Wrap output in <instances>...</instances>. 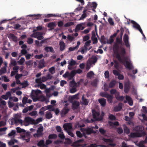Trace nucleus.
Here are the masks:
<instances>
[{
	"instance_id": "18",
	"label": "nucleus",
	"mask_w": 147,
	"mask_h": 147,
	"mask_svg": "<svg viewBox=\"0 0 147 147\" xmlns=\"http://www.w3.org/2000/svg\"><path fill=\"white\" fill-rule=\"evenodd\" d=\"M122 104L121 103H119L117 106L114 107V110L115 112L120 111L122 108Z\"/></svg>"
},
{
	"instance_id": "43",
	"label": "nucleus",
	"mask_w": 147,
	"mask_h": 147,
	"mask_svg": "<svg viewBox=\"0 0 147 147\" xmlns=\"http://www.w3.org/2000/svg\"><path fill=\"white\" fill-rule=\"evenodd\" d=\"M123 40L124 42H125V41L127 42L129 40V37L128 35L126 34H125L124 35L123 38Z\"/></svg>"
},
{
	"instance_id": "64",
	"label": "nucleus",
	"mask_w": 147,
	"mask_h": 147,
	"mask_svg": "<svg viewBox=\"0 0 147 147\" xmlns=\"http://www.w3.org/2000/svg\"><path fill=\"white\" fill-rule=\"evenodd\" d=\"M114 41L113 39L112 38L110 37V38L108 40H107L106 42L108 44H111Z\"/></svg>"
},
{
	"instance_id": "62",
	"label": "nucleus",
	"mask_w": 147,
	"mask_h": 147,
	"mask_svg": "<svg viewBox=\"0 0 147 147\" xmlns=\"http://www.w3.org/2000/svg\"><path fill=\"white\" fill-rule=\"evenodd\" d=\"M23 76V75L22 74H18V73L15 76V78L16 79H19L20 78Z\"/></svg>"
},
{
	"instance_id": "61",
	"label": "nucleus",
	"mask_w": 147,
	"mask_h": 147,
	"mask_svg": "<svg viewBox=\"0 0 147 147\" xmlns=\"http://www.w3.org/2000/svg\"><path fill=\"white\" fill-rule=\"evenodd\" d=\"M77 91V89L76 88L74 87H72L70 90V92L71 93H73L76 92Z\"/></svg>"
},
{
	"instance_id": "31",
	"label": "nucleus",
	"mask_w": 147,
	"mask_h": 147,
	"mask_svg": "<svg viewBox=\"0 0 147 147\" xmlns=\"http://www.w3.org/2000/svg\"><path fill=\"white\" fill-rule=\"evenodd\" d=\"M52 115L50 112H47L45 114L46 118L49 119L52 117Z\"/></svg>"
},
{
	"instance_id": "5",
	"label": "nucleus",
	"mask_w": 147,
	"mask_h": 147,
	"mask_svg": "<svg viewBox=\"0 0 147 147\" xmlns=\"http://www.w3.org/2000/svg\"><path fill=\"white\" fill-rule=\"evenodd\" d=\"M18 114L15 115L14 118L12 119L11 121V123L12 125L15 124L17 125L19 124L22 125L23 123V121L22 120L19 119L18 117Z\"/></svg>"
},
{
	"instance_id": "39",
	"label": "nucleus",
	"mask_w": 147,
	"mask_h": 147,
	"mask_svg": "<svg viewBox=\"0 0 147 147\" xmlns=\"http://www.w3.org/2000/svg\"><path fill=\"white\" fill-rule=\"evenodd\" d=\"M68 62L69 63V66H71L74 65L76 64V62L72 59H71L70 62H69V61H68Z\"/></svg>"
},
{
	"instance_id": "42",
	"label": "nucleus",
	"mask_w": 147,
	"mask_h": 147,
	"mask_svg": "<svg viewBox=\"0 0 147 147\" xmlns=\"http://www.w3.org/2000/svg\"><path fill=\"white\" fill-rule=\"evenodd\" d=\"M11 65L13 66L14 67H15L16 66H18L17 65H16V61L15 60L13 59H11Z\"/></svg>"
},
{
	"instance_id": "55",
	"label": "nucleus",
	"mask_w": 147,
	"mask_h": 147,
	"mask_svg": "<svg viewBox=\"0 0 147 147\" xmlns=\"http://www.w3.org/2000/svg\"><path fill=\"white\" fill-rule=\"evenodd\" d=\"M77 136L79 138H81L82 137V134H81L80 131H77L76 132Z\"/></svg>"
},
{
	"instance_id": "38",
	"label": "nucleus",
	"mask_w": 147,
	"mask_h": 147,
	"mask_svg": "<svg viewBox=\"0 0 147 147\" xmlns=\"http://www.w3.org/2000/svg\"><path fill=\"white\" fill-rule=\"evenodd\" d=\"M6 71V68L3 67L1 68L0 69V75H2V74L5 73Z\"/></svg>"
},
{
	"instance_id": "24",
	"label": "nucleus",
	"mask_w": 147,
	"mask_h": 147,
	"mask_svg": "<svg viewBox=\"0 0 147 147\" xmlns=\"http://www.w3.org/2000/svg\"><path fill=\"white\" fill-rule=\"evenodd\" d=\"M44 67H45V61L44 59H42L40 61L38 68L39 69H42Z\"/></svg>"
},
{
	"instance_id": "33",
	"label": "nucleus",
	"mask_w": 147,
	"mask_h": 147,
	"mask_svg": "<svg viewBox=\"0 0 147 147\" xmlns=\"http://www.w3.org/2000/svg\"><path fill=\"white\" fill-rule=\"evenodd\" d=\"M17 132L18 133H21L22 132H25L26 130L24 129H22L20 127H17L16 128Z\"/></svg>"
},
{
	"instance_id": "17",
	"label": "nucleus",
	"mask_w": 147,
	"mask_h": 147,
	"mask_svg": "<svg viewBox=\"0 0 147 147\" xmlns=\"http://www.w3.org/2000/svg\"><path fill=\"white\" fill-rule=\"evenodd\" d=\"M98 101L100 104L101 106L103 107H104L106 103V100L104 98H101L98 100Z\"/></svg>"
},
{
	"instance_id": "35",
	"label": "nucleus",
	"mask_w": 147,
	"mask_h": 147,
	"mask_svg": "<svg viewBox=\"0 0 147 147\" xmlns=\"http://www.w3.org/2000/svg\"><path fill=\"white\" fill-rule=\"evenodd\" d=\"M25 61L24 58L23 57H22L18 61V63L20 65H23V63Z\"/></svg>"
},
{
	"instance_id": "23",
	"label": "nucleus",
	"mask_w": 147,
	"mask_h": 147,
	"mask_svg": "<svg viewBox=\"0 0 147 147\" xmlns=\"http://www.w3.org/2000/svg\"><path fill=\"white\" fill-rule=\"evenodd\" d=\"M45 50L47 52L50 51L52 53H54L53 48L51 47H45Z\"/></svg>"
},
{
	"instance_id": "20",
	"label": "nucleus",
	"mask_w": 147,
	"mask_h": 147,
	"mask_svg": "<svg viewBox=\"0 0 147 147\" xmlns=\"http://www.w3.org/2000/svg\"><path fill=\"white\" fill-rule=\"evenodd\" d=\"M60 49L61 51H63L65 49V44L63 41H60L59 43Z\"/></svg>"
},
{
	"instance_id": "52",
	"label": "nucleus",
	"mask_w": 147,
	"mask_h": 147,
	"mask_svg": "<svg viewBox=\"0 0 147 147\" xmlns=\"http://www.w3.org/2000/svg\"><path fill=\"white\" fill-rule=\"evenodd\" d=\"M84 140L83 139H80L79 140H78L76 143H74L73 144V146H78V145H76V143H82L83 142Z\"/></svg>"
},
{
	"instance_id": "4",
	"label": "nucleus",
	"mask_w": 147,
	"mask_h": 147,
	"mask_svg": "<svg viewBox=\"0 0 147 147\" xmlns=\"http://www.w3.org/2000/svg\"><path fill=\"white\" fill-rule=\"evenodd\" d=\"M146 135V132L144 131H143L141 133L131 132L129 135V136L131 138H135L141 137L142 136H144Z\"/></svg>"
},
{
	"instance_id": "34",
	"label": "nucleus",
	"mask_w": 147,
	"mask_h": 147,
	"mask_svg": "<svg viewBox=\"0 0 147 147\" xmlns=\"http://www.w3.org/2000/svg\"><path fill=\"white\" fill-rule=\"evenodd\" d=\"M109 94L107 92H101L100 93V96L102 97L106 98H107Z\"/></svg>"
},
{
	"instance_id": "1",
	"label": "nucleus",
	"mask_w": 147,
	"mask_h": 147,
	"mask_svg": "<svg viewBox=\"0 0 147 147\" xmlns=\"http://www.w3.org/2000/svg\"><path fill=\"white\" fill-rule=\"evenodd\" d=\"M116 42L114 43L113 47V50L114 54L116 55V58L118 61L121 62L122 61L121 58L120 51L119 53V44H122V38L117 37L116 39Z\"/></svg>"
},
{
	"instance_id": "7",
	"label": "nucleus",
	"mask_w": 147,
	"mask_h": 147,
	"mask_svg": "<svg viewBox=\"0 0 147 147\" xmlns=\"http://www.w3.org/2000/svg\"><path fill=\"white\" fill-rule=\"evenodd\" d=\"M42 35V32H36L33 33L31 35V36L34 38H36L38 40H41L44 38L43 36Z\"/></svg>"
},
{
	"instance_id": "21",
	"label": "nucleus",
	"mask_w": 147,
	"mask_h": 147,
	"mask_svg": "<svg viewBox=\"0 0 147 147\" xmlns=\"http://www.w3.org/2000/svg\"><path fill=\"white\" fill-rule=\"evenodd\" d=\"M69 110V109L64 108L61 112V116L62 117H64L65 115L68 112Z\"/></svg>"
},
{
	"instance_id": "8",
	"label": "nucleus",
	"mask_w": 147,
	"mask_h": 147,
	"mask_svg": "<svg viewBox=\"0 0 147 147\" xmlns=\"http://www.w3.org/2000/svg\"><path fill=\"white\" fill-rule=\"evenodd\" d=\"M92 116L93 118L96 121H100L102 119V117H99L100 115V113L97 112L95 111H93L92 112Z\"/></svg>"
},
{
	"instance_id": "15",
	"label": "nucleus",
	"mask_w": 147,
	"mask_h": 147,
	"mask_svg": "<svg viewBox=\"0 0 147 147\" xmlns=\"http://www.w3.org/2000/svg\"><path fill=\"white\" fill-rule=\"evenodd\" d=\"M130 86L129 83H126L124 85V91L125 93H127L130 88Z\"/></svg>"
},
{
	"instance_id": "25",
	"label": "nucleus",
	"mask_w": 147,
	"mask_h": 147,
	"mask_svg": "<svg viewBox=\"0 0 147 147\" xmlns=\"http://www.w3.org/2000/svg\"><path fill=\"white\" fill-rule=\"evenodd\" d=\"M37 146L40 147H44L45 146L44 141L43 140H40L37 143Z\"/></svg>"
},
{
	"instance_id": "29",
	"label": "nucleus",
	"mask_w": 147,
	"mask_h": 147,
	"mask_svg": "<svg viewBox=\"0 0 147 147\" xmlns=\"http://www.w3.org/2000/svg\"><path fill=\"white\" fill-rule=\"evenodd\" d=\"M74 22H68L65 24L64 25V27H67L74 25Z\"/></svg>"
},
{
	"instance_id": "41",
	"label": "nucleus",
	"mask_w": 147,
	"mask_h": 147,
	"mask_svg": "<svg viewBox=\"0 0 147 147\" xmlns=\"http://www.w3.org/2000/svg\"><path fill=\"white\" fill-rule=\"evenodd\" d=\"M49 71L52 74H53L55 73V67H52L49 69Z\"/></svg>"
},
{
	"instance_id": "11",
	"label": "nucleus",
	"mask_w": 147,
	"mask_h": 147,
	"mask_svg": "<svg viewBox=\"0 0 147 147\" xmlns=\"http://www.w3.org/2000/svg\"><path fill=\"white\" fill-rule=\"evenodd\" d=\"M72 105V109L73 110L77 109L80 105L79 102L78 101L75 100L73 102Z\"/></svg>"
},
{
	"instance_id": "36",
	"label": "nucleus",
	"mask_w": 147,
	"mask_h": 147,
	"mask_svg": "<svg viewBox=\"0 0 147 147\" xmlns=\"http://www.w3.org/2000/svg\"><path fill=\"white\" fill-rule=\"evenodd\" d=\"M107 98V99L108 101L110 103L112 102V100L113 99V96L110 94H109Z\"/></svg>"
},
{
	"instance_id": "46",
	"label": "nucleus",
	"mask_w": 147,
	"mask_h": 147,
	"mask_svg": "<svg viewBox=\"0 0 147 147\" xmlns=\"http://www.w3.org/2000/svg\"><path fill=\"white\" fill-rule=\"evenodd\" d=\"M115 63L114 65V67L116 69H118L119 67V64L118 61L116 60H114L113 61Z\"/></svg>"
},
{
	"instance_id": "9",
	"label": "nucleus",
	"mask_w": 147,
	"mask_h": 147,
	"mask_svg": "<svg viewBox=\"0 0 147 147\" xmlns=\"http://www.w3.org/2000/svg\"><path fill=\"white\" fill-rule=\"evenodd\" d=\"M102 140L106 143L108 145V146H115V144L112 143L113 142V140L112 139L103 138Z\"/></svg>"
},
{
	"instance_id": "10",
	"label": "nucleus",
	"mask_w": 147,
	"mask_h": 147,
	"mask_svg": "<svg viewBox=\"0 0 147 147\" xmlns=\"http://www.w3.org/2000/svg\"><path fill=\"white\" fill-rule=\"evenodd\" d=\"M144 129V127L142 126L138 125L135 127V130L137 132L141 133L143 131H143Z\"/></svg>"
},
{
	"instance_id": "44",
	"label": "nucleus",
	"mask_w": 147,
	"mask_h": 147,
	"mask_svg": "<svg viewBox=\"0 0 147 147\" xmlns=\"http://www.w3.org/2000/svg\"><path fill=\"white\" fill-rule=\"evenodd\" d=\"M94 75V72L92 71L88 72L87 74V76L88 78H91Z\"/></svg>"
},
{
	"instance_id": "45",
	"label": "nucleus",
	"mask_w": 147,
	"mask_h": 147,
	"mask_svg": "<svg viewBox=\"0 0 147 147\" xmlns=\"http://www.w3.org/2000/svg\"><path fill=\"white\" fill-rule=\"evenodd\" d=\"M35 81L36 83L38 84H42V82L41 78L36 79Z\"/></svg>"
},
{
	"instance_id": "19",
	"label": "nucleus",
	"mask_w": 147,
	"mask_h": 147,
	"mask_svg": "<svg viewBox=\"0 0 147 147\" xmlns=\"http://www.w3.org/2000/svg\"><path fill=\"white\" fill-rule=\"evenodd\" d=\"M63 127L65 130L67 131V128L69 129L72 128V125L71 123H65L63 125Z\"/></svg>"
},
{
	"instance_id": "40",
	"label": "nucleus",
	"mask_w": 147,
	"mask_h": 147,
	"mask_svg": "<svg viewBox=\"0 0 147 147\" xmlns=\"http://www.w3.org/2000/svg\"><path fill=\"white\" fill-rule=\"evenodd\" d=\"M57 136L56 134H50L48 137V138L49 139H56L57 138Z\"/></svg>"
},
{
	"instance_id": "26",
	"label": "nucleus",
	"mask_w": 147,
	"mask_h": 147,
	"mask_svg": "<svg viewBox=\"0 0 147 147\" xmlns=\"http://www.w3.org/2000/svg\"><path fill=\"white\" fill-rule=\"evenodd\" d=\"M61 17V15L60 14H49L47 15V16H45L46 17L49 18L50 17Z\"/></svg>"
},
{
	"instance_id": "27",
	"label": "nucleus",
	"mask_w": 147,
	"mask_h": 147,
	"mask_svg": "<svg viewBox=\"0 0 147 147\" xmlns=\"http://www.w3.org/2000/svg\"><path fill=\"white\" fill-rule=\"evenodd\" d=\"M76 83L75 82L74 79H73L72 81L69 82V86L70 87H76Z\"/></svg>"
},
{
	"instance_id": "51",
	"label": "nucleus",
	"mask_w": 147,
	"mask_h": 147,
	"mask_svg": "<svg viewBox=\"0 0 147 147\" xmlns=\"http://www.w3.org/2000/svg\"><path fill=\"white\" fill-rule=\"evenodd\" d=\"M109 119L111 120H115L116 119V117L113 115L110 114L109 116Z\"/></svg>"
},
{
	"instance_id": "16",
	"label": "nucleus",
	"mask_w": 147,
	"mask_h": 147,
	"mask_svg": "<svg viewBox=\"0 0 147 147\" xmlns=\"http://www.w3.org/2000/svg\"><path fill=\"white\" fill-rule=\"evenodd\" d=\"M131 23L133 24V27L138 30H139L140 28H141V27L140 25L135 21L134 20H131Z\"/></svg>"
},
{
	"instance_id": "57",
	"label": "nucleus",
	"mask_w": 147,
	"mask_h": 147,
	"mask_svg": "<svg viewBox=\"0 0 147 147\" xmlns=\"http://www.w3.org/2000/svg\"><path fill=\"white\" fill-rule=\"evenodd\" d=\"M83 82V80L82 79H80L79 81L76 83V87H79L81 85V83Z\"/></svg>"
},
{
	"instance_id": "6",
	"label": "nucleus",
	"mask_w": 147,
	"mask_h": 147,
	"mask_svg": "<svg viewBox=\"0 0 147 147\" xmlns=\"http://www.w3.org/2000/svg\"><path fill=\"white\" fill-rule=\"evenodd\" d=\"M82 132H85L87 135H90L92 134H95L96 132L94 131L91 128L88 127L87 128H83L81 129Z\"/></svg>"
},
{
	"instance_id": "56",
	"label": "nucleus",
	"mask_w": 147,
	"mask_h": 147,
	"mask_svg": "<svg viewBox=\"0 0 147 147\" xmlns=\"http://www.w3.org/2000/svg\"><path fill=\"white\" fill-rule=\"evenodd\" d=\"M58 136L61 139H64L65 137L63 132H61L60 134H59Z\"/></svg>"
},
{
	"instance_id": "2",
	"label": "nucleus",
	"mask_w": 147,
	"mask_h": 147,
	"mask_svg": "<svg viewBox=\"0 0 147 147\" xmlns=\"http://www.w3.org/2000/svg\"><path fill=\"white\" fill-rule=\"evenodd\" d=\"M120 51L121 58L122 61L121 62L118 61L121 63H123L127 69L131 70L133 68V66L130 62L126 60V57H125L126 54V51L125 49L123 47L121 49Z\"/></svg>"
},
{
	"instance_id": "59",
	"label": "nucleus",
	"mask_w": 147,
	"mask_h": 147,
	"mask_svg": "<svg viewBox=\"0 0 147 147\" xmlns=\"http://www.w3.org/2000/svg\"><path fill=\"white\" fill-rule=\"evenodd\" d=\"M27 42L29 44H31L33 43V40L31 38H28L27 39Z\"/></svg>"
},
{
	"instance_id": "50",
	"label": "nucleus",
	"mask_w": 147,
	"mask_h": 147,
	"mask_svg": "<svg viewBox=\"0 0 147 147\" xmlns=\"http://www.w3.org/2000/svg\"><path fill=\"white\" fill-rule=\"evenodd\" d=\"M108 22L111 26H113L114 25V23L112 18H109L108 19Z\"/></svg>"
},
{
	"instance_id": "60",
	"label": "nucleus",
	"mask_w": 147,
	"mask_h": 147,
	"mask_svg": "<svg viewBox=\"0 0 147 147\" xmlns=\"http://www.w3.org/2000/svg\"><path fill=\"white\" fill-rule=\"evenodd\" d=\"M38 86H39L40 88L41 89H44L46 88V86L42 83L38 84Z\"/></svg>"
},
{
	"instance_id": "28",
	"label": "nucleus",
	"mask_w": 147,
	"mask_h": 147,
	"mask_svg": "<svg viewBox=\"0 0 147 147\" xmlns=\"http://www.w3.org/2000/svg\"><path fill=\"white\" fill-rule=\"evenodd\" d=\"M84 94H83L82 97V100L83 101V103L85 105H87L88 103V101L87 99L84 98Z\"/></svg>"
},
{
	"instance_id": "63",
	"label": "nucleus",
	"mask_w": 147,
	"mask_h": 147,
	"mask_svg": "<svg viewBox=\"0 0 147 147\" xmlns=\"http://www.w3.org/2000/svg\"><path fill=\"white\" fill-rule=\"evenodd\" d=\"M16 133V132L15 130H12L10 133L8 134V136H11L14 135Z\"/></svg>"
},
{
	"instance_id": "22",
	"label": "nucleus",
	"mask_w": 147,
	"mask_h": 147,
	"mask_svg": "<svg viewBox=\"0 0 147 147\" xmlns=\"http://www.w3.org/2000/svg\"><path fill=\"white\" fill-rule=\"evenodd\" d=\"M22 138L23 140H25L27 142H29L30 141V136L29 134L23 135L22 136Z\"/></svg>"
},
{
	"instance_id": "32",
	"label": "nucleus",
	"mask_w": 147,
	"mask_h": 147,
	"mask_svg": "<svg viewBox=\"0 0 147 147\" xmlns=\"http://www.w3.org/2000/svg\"><path fill=\"white\" fill-rule=\"evenodd\" d=\"M55 26V23L53 22L49 23L48 25V27L49 28H51V29H54Z\"/></svg>"
},
{
	"instance_id": "49",
	"label": "nucleus",
	"mask_w": 147,
	"mask_h": 147,
	"mask_svg": "<svg viewBox=\"0 0 147 147\" xmlns=\"http://www.w3.org/2000/svg\"><path fill=\"white\" fill-rule=\"evenodd\" d=\"M17 140H11L8 142V144L9 145L14 144L15 142H17Z\"/></svg>"
},
{
	"instance_id": "58",
	"label": "nucleus",
	"mask_w": 147,
	"mask_h": 147,
	"mask_svg": "<svg viewBox=\"0 0 147 147\" xmlns=\"http://www.w3.org/2000/svg\"><path fill=\"white\" fill-rule=\"evenodd\" d=\"M37 113V111H32V112H30L29 113V115L31 116H34Z\"/></svg>"
},
{
	"instance_id": "37",
	"label": "nucleus",
	"mask_w": 147,
	"mask_h": 147,
	"mask_svg": "<svg viewBox=\"0 0 147 147\" xmlns=\"http://www.w3.org/2000/svg\"><path fill=\"white\" fill-rule=\"evenodd\" d=\"M42 118H39L37 119L33 123V124L36 125L38 124L39 123L42 121Z\"/></svg>"
},
{
	"instance_id": "30",
	"label": "nucleus",
	"mask_w": 147,
	"mask_h": 147,
	"mask_svg": "<svg viewBox=\"0 0 147 147\" xmlns=\"http://www.w3.org/2000/svg\"><path fill=\"white\" fill-rule=\"evenodd\" d=\"M116 84V82L114 80L111 81L110 83L109 86L110 88H113Z\"/></svg>"
},
{
	"instance_id": "14",
	"label": "nucleus",
	"mask_w": 147,
	"mask_h": 147,
	"mask_svg": "<svg viewBox=\"0 0 147 147\" xmlns=\"http://www.w3.org/2000/svg\"><path fill=\"white\" fill-rule=\"evenodd\" d=\"M84 28V27L82 26L81 24H78L76 26L75 32H78L80 30H83Z\"/></svg>"
},
{
	"instance_id": "53",
	"label": "nucleus",
	"mask_w": 147,
	"mask_h": 147,
	"mask_svg": "<svg viewBox=\"0 0 147 147\" xmlns=\"http://www.w3.org/2000/svg\"><path fill=\"white\" fill-rule=\"evenodd\" d=\"M67 39L70 42L72 41L74 39V37L71 36L69 35L67 36Z\"/></svg>"
},
{
	"instance_id": "47",
	"label": "nucleus",
	"mask_w": 147,
	"mask_h": 147,
	"mask_svg": "<svg viewBox=\"0 0 147 147\" xmlns=\"http://www.w3.org/2000/svg\"><path fill=\"white\" fill-rule=\"evenodd\" d=\"M21 85H22L23 88H25L28 86L29 84L27 81H24V82L21 83Z\"/></svg>"
},
{
	"instance_id": "54",
	"label": "nucleus",
	"mask_w": 147,
	"mask_h": 147,
	"mask_svg": "<svg viewBox=\"0 0 147 147\" xmlns=\"http://www.w3.org/2000/svg\"><path fill=\"white\" fill-rule=\"evenodd\" d=\"M28 98L26 96H24L23 97L22 100V102L24 105H25L27 101Z\"/></svg>"
},
{
	"instance_id": "3",
	"label": "nucleus",
	"mask_w": 147,
	"mask_h": 147,
	"mask_svg": "<svg viewBox=\"0 0 147 147\" xmlns=\"http://www.w3.org/2000/svg\"><path fill=\"white\" fill-rule=\"evenodd\" d=\"M42 93L41 91L39 90H32L31 95L34 101H36L38 100V98L37 96L40 94Z\"/></svg>"
},
{
	"instance_id": "13",
	"label": "nucleus",
	"mask_w": 147,
	"mask_h": 147,
	"mask_svg": "<svg viewBox=\"0 0 147 147\" xmlns=\"http://www.w3.org/2000/svg\"><path fill=\"white\" fill-rule=\"evenodd\" d=\"M24 121L25 122L27 123H30L32 124H33V123L35 121V120L31 117H25Z\"/></svg>"
},
{
	"instance_id": "12",
	"label": "nucleus",
	"mask_w": 147,
	"mask_h": 147,
	"mask_svg": "<svg viewBox=\"0 0 147 147\" xmlns=\"http://www.w3.org/2000/svg\"><path fill=\"white\" fill-rule=\"evenodd\" d=\"M19 69V67L18 66H16L13 67V71H11V77L13 76L15 74H16L18 72V70Z\"/></svg>"
},
{
	"instance_id": "48",
	"label": "nucleus",
	"mask_w": 147,
	"mask_h": 147,
	"mask_svg": "<svg viewBox=\"0 0 147 147\" xmlns=\"http://www.w3.org/2000/svg\"><path fill=\"white\" fill-rule=\"evenodd\" d=\"M147 144V143H145L144 140L140 142H139L138 146L139 147H144L145 146L144 144Z\"/></svg>"
}]
</instances>
